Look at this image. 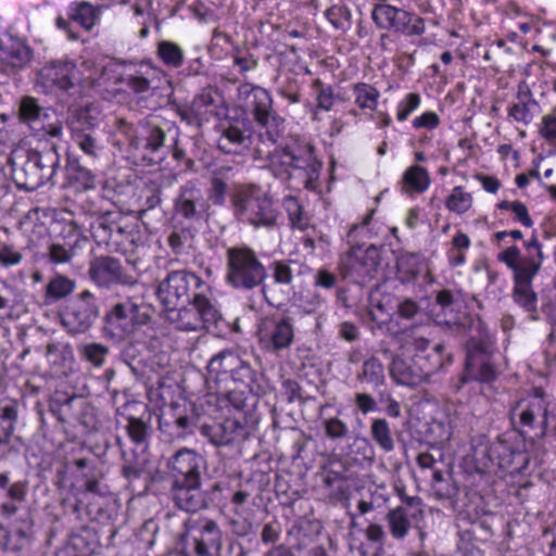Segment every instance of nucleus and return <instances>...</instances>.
I'll return each mask as SVG.
<instances>
[{"mask_svg":"<svg viewBox=\"0 0 556 556\" xmlns=\"http://www.w3.org/2000/svg\"><path fill=\"white\" fill-rule=\"evenodd\" d=\"M518 102L513 104L508 110V115L516 122L530 124L539 110V102L532 98L530 90L519 91L517 94Z\"/></svg>","mask_w":556,"mask_h":556,"instance_id":"44","label":"nucleus"},{"mask_svg":"<svg viewBox=\"0 0 556 556\" xmlns=\"http://www.w3.org/2000/svg\"><path fill=\"white\" fill-rule=\"evenodd\" d=\"M501 371L496 361L495 342L486 328L468 337L465 368L460 376L462 384L470 381L492 383Z\"/></svg>","mask_w":556,"mask_h":556,"instance_id":"5","label":"nucleus"},{"mask_svg":"<svg viewBox=\"0 0 556 556\" xmlns=\"http://www.w3.org/2000/svg\"><path fill=\"white\" fill-rule=\"evenodd\" d=\"M292 261H274L269 264L271 282H263L261 293L264 301L273 307H277L290 296L294 279Z\"/></svg>","mask_w":556,"mask_h":556,"instance_id":"23","label":"nucleus"},{"mask_svg":"<svg viewBox=\"0 0 556 556\" xmlns=\"http://www.w3.org/2000/svg\"><path fill=\"white\" fill-rule=\"evenodd\" d=\"M169 313L168 319L181 331H215L224 321L216 302L205 292L194 293L191 302Z\"/></svg>","mask_w":556,"mask_h":556,"instance_id":"11","label":"nucleus"},{"mask_svg":"<svg viewBox=\"0 0 556 556\" xmlns=\"http://www.w3.org/2000/svg\"><path fill=\"white\" fill-rule=\"evenodd\" d=\"M62 233L61 240H55L48 249L49 261L54 264L71 262L80 242V233L72 225L64 228Z\"/></svg>","mask_w":556,"mask_h":556,"instance_id":"36","label":"nucleus"},{"mask_svg":"<svg viewBox=\"0 0 556 556\" xmlns=\"http://www.w3.org/2000/svg\"><path fill=\"white\" fill-rule=\"evenodd\" d=\"M225 281L235 290L249 292L263 286L268 277L267 268L256 252L248 245H235L226 250Z\"/></svg>","mask_w":556,"mask_h":556,"instance_id":"6","label":"nucleus"},{"mask_svg":"<svg viewBox=\"0 0 556 556\" xmlns=\"http://www.w3.org/2000/svg\"><path fill=\"white\" fill-rule=\"evenodd\" d=\"M428 300V298H420L419 300L410 298V296H401L396 303V311L394 314L404 320H415L422 315L426 314L425 308L422 307V301Z\"/></svg>","mask_w":556,"mask_h":556,"instance_id":"52","label":"nucleus"},{"mask_svg":"<svg viewBox=\"0 0 556 556\" xmlns=\"http://www.w3.org/2000/svg\"><path fill=\"white\" fill-rule=\"evenodd\" d=\"M88 276L101 289L112 290L116 287H134L138 279L128 265L111 255H100L89 263Z\"/></svg>","mask_w":556,"mask_h":556,"instance_id":"19","label":"nucleus"},{"mask_svg":"<svg viewBox=\"0 0 556 556\" xmlns=\"http://www.w3.org/2000/svg\"><path fill=\"white\" fill-rule=\"evenodd\" d=\"M68 18L72 22L79 24L86 30H89L93 27L96 20L98 18V13L94 7L90 3L80 2L75 7L71 8Z\"/></svg>","mask_w":556,"mask_h":556,"instance_id":"57","label":"nucleus"},{"mask_svg":"<svg viewBox=\"0 0 556 556\" xmlns=\"http://www.w3.org/2000/svg\"><path fill=\"white\" fill-rule=\"evenodd\" d=\"M283 206L288 213L291 226L305 229L308 225V219L300 201L295 197L288 195L283 199Z\"/></svg>","mask_w":556,"mask_h":556,"instance_id":"62","label":"nucleus"},{"mask_svg":"<svg viewBox=\"0 0 556 556\" xmlns=\"http://www.w3.org/2000/svg\"><path fill=\"white\" fill-rule=\"evenodd\" d=\"M174 208L177 216L197 223L208 218L210 203L200 188L187 182L180 188Z\"/></svg>","mask_w":556,"mask_h":556,"instance_id":"25","label":"nucleus"},{"mask_svg":"<svg viewBox=\"0 0 556 556\" xmlns=\"http://www.w3.org/2000/svg\"><path fill=\"white\" fill-rule=\"evenodd\" d=\"M78 350L80 356L91 363L94 367L103 366L105 358L109 355V348L97 342L83 344Z\"/></svg>","mask_w":556,"mask_h":556,"instance_id":"63","label":"nucleus"},{"mask_svg":"<svg viewBox=\"0 0 556 556\" xmlns=\"http://www.w3.org/2000/svg\"><path fill=\"white\" fill-rule=\"evenodd\" d=\"M206 467H194L170 478L169 495L177 508L184 507L190 494L202 485V476Z\"/></svg>","mask_w":556,"mask_h":556,"instance_id":"32","label":"nucleus"},{"mask_svg":"<svg viewBox=\"0 0 556 556\" xmlns=\"http://www.w3.org/2000/svg\"><path fill=\"white\" fill-rule=\"evenodd\" d=\"M118 130L129 138L130 146L142 150L144 157L159 164L170 153L176 161L186 159V152L179 147V128L172 123L155 117L143 118L134 125L124 118L117 121Z\"/></svg>","mask_w":556,"mask_h":556,"instance_id":"1","label":"nucleus"},{"mask_svg":"<svg viewBox=\"0 0 556 556\" xmlns=\"http://www.w3.org/2000/svg\"><path fill=\"white\" fill-rule=\"evenodd\" d=\"M60 154L55 143H45L27 151L26 160L13 168V179L18 189L35 191L53 181L60 167Z\"/></svg>","mask_w":556,"mask_h":556,"instance_id":"9","label":"nucleus"},{"mask_svg":"<svg viewBox=\"0 0 556 556\" xmlns=\"http://www.w3.org/2000/svg\"><path fill=\"white\" fill-rule=\"evenodd\" d=\"M264 156L268 157L269 168L275 177L281 180L291 179V144L282 149H275L274 151H269L268 148H265L263 157Z\"/></svg>","mask_w":556,"mask_h":556,"instance_id":"43","label":"nucleus"},{"mask_svg":"<svg viewBox=\"0 0 556 556\" xmlns=\"http://www.w3.org/2000/svg\"><path fill=\"white\" fill-rule=\"evenodd\" d=\"M36 85L45 94L55 97L62 104L76 102L83 93L80 72L68 60L47 62L37 71Z\"/></svg>","mask_w":556,"mask_h":556,"instance_id":"7","label":"nucleus"},{"mask_svg":"<svg viewBox=\"0 0 556 556\" xmlns=\"http://www.w3.org/2000/svg\"><path fill=\"white\" fill-rule=\"evenodd\" d=\"M75 288V280L58 274L53 276L46 286L45 296L50 303L56 302L72 294Z\"/></svg>","mask_w":556,"mask_h":556,"instance_id":"51","label":"nucleus"},{"mask_svg":"<svg viewBox=\"0 0 556 556\" xmlns=\"http://www.w3.org/2000/svg\"><path fill=\"white\" fill-rule=\"evenodd\" d=\"M256 336L264 351L279 354L290 349L294 341L293 318L289 315H268L258 321Z\"/></svg>","mask_w":556,"mask_h":556,"instance_id":"20","label":"nucleus"},{"mask_svg":"<svg viewBox=\"0 0 556 556\" xmlns=\"http://www.w3.org/2000/svg\"><path fill=\"white\" fill-rule=\"evenodd\" d=\"M446 207L456 214H464L472 206L471 193L464 191L463 187H454L445 201Z\"/></svg>","mask_w":556,"mask_h":556,"instance_id":"59","label":"nucleus"},{"mask_svg":"<svg viewBox=\"0 0 556 556\" xmlns=\"http://www.w3.org/2000/svg\"><path fill=\"white\" fill-rule=\"evenodd\" d=\"M28 490V480L12 481L9 471L0 472V493L4 500L0 504V515L5 518L15 516L21 506L26 503Z\"/></svg>","mask_w":556,"mask_h":556,"instance_id":"29","label":"nucleus"},{"mask_svg":"<svg viewBox=\"0 0 556 556\" xmlns=\"http://www.w3.org/2000/svg\"><path fill=\"white\" fill-rule=\"evenodd\" d=\"M413 356L428 382L431 381V378L434 375L450 366L453 361L452 354L446 353L445 345L443 343L435 344L429 352L422 355Z\"/></svg>","mask_w":556,"mask_h":556,"instance_id":"37","label":"nucleus"},{"mask_svg":"<svg viewBox=\"0 0 556 556\" xmlns=\"http://www.w3.org/2000/svg\"><path fill=\"white\" fill-rule=\"evenodd\" d=\"M529 249L535 248V255L521 257L517 245H511L498 253L497 260L504 263L513 271V299L516 304L531 314L532 319H538V295L533 290L532 281L541 269L544 261L542 245L535 235L527 244Z\"/></svg>","mask_w":556,"mask_h":556,"instance_id":"2","label":"nucleus"},{"mask_svg":"<svg viewBox=\"0 0 556 556\" xmlns=\"http://www.w3.org/2000/svg\"><path fill=\"white\" fill-rule=\"evenodd\" d=\"M356 380L361 383H366L374 389L384 386L386 375L382 362L376 356H371L366 359L362 365L361 371L356 376Z\"/></svg>","mask_w":556,"mask_h":556,"instance_id":"46","label":"nucleus"},{"mask_svg":"<svg viewBox=\"0 0 556 556\" xmlns=\"http://www.w3.org/2000/svg\"><path fill=\"white\" fill-rule=\"evenodd\" d=\"M0 60L12 68H22L31 60V49L22 41H11L0 52Z\"/></svg>","mask_w":556,"mask_h":556,"instance_id":"45","label":"nucleus"},{"mask_svg":"<svg viewBox=\"0 0 556 556\" xmlns=\"http://www.w3.org/2000/svg\"><path fill=\"white\" fill-rule=\"evenodd\" d=\"M420 256L415 253L401 254L396 260V279L401 283L414 281L420 274Z\"/></svg>","mask_w":556,"mask_h":556,"instance_id":"48","label":"nucleus"},{"mask_svg":"<svg viewBox=\"0 0 556 556\" xmlns=\"http://www.w3.org/2000/svg\"><path fill=\"white\" fill-rule=\"evenodd\" d=\"M91 235L98 244L118 245L131 240V230L119 212H105L91 225Z\"/></svg>","mask_w":556,"mask_h":556,"instance_id":"24","label":"nucleus"},{"mask_svg":"<svg viewBox=\"0 0 556 556\" xmlns=\"http://www.w3.org/2000/svg\"><path fill=\"white\" fill-rule=\"evenodd\" d=\"M210 292L205 281L189 270H173L159 283L156 296L167 312L192 301L194 293Z\"/></svg>","mask_w":556,"mask_h":556,"instance_id":"14","label":"nucleus"},{"mask_svg":"<svg viewBox=\"0 0 556 556\" xmlns=\"http://www.w3.org/2000/svg\"><path fill=\"white\" fill-rule=\"evenodd\" d=\"M233 214L238 220L254 228H274L277 226L279 211L273 198L260 186L240 187L231 198Z\"/></svg>","mask_w":556,"mask_h":556,"instance_id":"8","label":"nucleus"},{"mask_svg":"<svg viewBox=\"0 0 556 556\" xmlns=\"http://www.w3.org/2000/svg\"><path fill=\"white\" fill-rule=\"evenodd\" d=\"M291 178L301 180L305 187L318 179L321 163L317 161L312 144H291Z\"/></svg>","mask_w":556,"mask_h":556,"instance_id":"27","label":"nucleus"},{"mask_svg":"<svg viewBox=\"0 0 556 556\" xmlns=\"http://www.w3.org/2000/svg\"><path fill=\"white\" fill-rule=\"evenodd\" d=\"M50 109L41 106L36 98L24 96L18 102L17 117L21 123L33 129H42L51 138H61L63 134L61 122L45 124L50 117Z\"/></svg>","mask_w":556,"mask_h":556,"instance_id":"26","label":"nucleus"},{"mask_svg":"<svg viewBox=\"0 0 556 556\" xmlns=\"http://www.w3.org/2000/svg\"><path fill=\"white\" fill-rule=\"evenodd\" d=\"M199 431L215 446H225L233 443L238 438L237 432L243 431L238 421L227 419L224 422H214L212 425L203 424Z\"/></svg>","mask_w":556,"mask_h":556,"instance_id":"38","label":"nucleus"},{"mask_svg":"<svg viewBox=\"0 0 556 556\" xmlns=\"http://www.w3.org/2000/svg\"><path fill=\"white\" fill-rule=\"evenodd\" d=\"M431 488L434 496L439 500H452L458 493V488L450 476L445 477L442 471L433 469Z\"/></svg>","mask_w":556,"mask_h":556,"instance_id":"55","label":"nucleus"},{"mask_svg":"<svg viewBox=\"0 0 556 556\" xmlns=\"http://www.w3.org/2000/svg\"><path fill=\"white\" fill-rule=\"evenodd\" d=\"M239 98L244 101L245 111L253 116L260 127L257 139L264 146H275L282 135L283 118L273 109L270 93L249 83L240 85Z\"/></svg>","mask_w":556,"mask_h":556,"instance_id":"4","label":"nucleus"},{"mask_svg":"<svg viewBox=\"0 0 556 556\" xmlns=\"http://www.w3.org/2000/svg\"><path fill=\"white\" fill-rule=\"evenodd\" d=\"M63 174L64 179L61 185L63 189L84 192L97 187V175L90 168L84 166L75 155H67Z\"/></svg>","mask_w":556,"mask_h":556,"instance_id":"31","label":"nucleus"},{"mask_svg":"<svg viewBox=\"0 0 556 556\" xmlns=\"http://www.w3.org/2000/svg\"><path fill=\"white\" fill-rule=\"evenodd\" d=\"M473 460L476 470L480 473H486L502 469L510 475L521 473L527 469L530 458L529 455L515 446V444L504 437L491 443H481L473 450Z\"/></svg>","mask_w":556,"mask_h":556,"instance_id":"10","label":"nucleus"},{"mask_svg":"<svg viewBox=\"0 0 556 556\" xmlns=\"http://www.w3.org/2000/svg\"><path fill=\"white\" fill-rule=\"evenodd\" d=\"M251 122L248 119L229 122L223 125L220 136L217 140V148L225 154L243 155L253 150L255 159H263L265 148L257 139V134L251 129Z\"/></svg>","mask_w":556,"mask_h":556,"instance_id":"17","label":"nucleus"},{"mask_svg":"<svg viewBox=\"0 0 556 556\" xmlns=\"http://www.w3.org/2000/svg\"><path fill=\"white\" fill-rule=\"evenodd\" d=\"M151 70L141 64L139 67L126 70L119 77V81L125 85L139 100L146 98L153 91L149 73Z\"/></svg>","mask_w":556,"mask_h":556,"instance_id":"40","label":"nucleus"},{"mask_svg":"<svg viewBox=\"0 0 556 556\" xmlns=\"http://www.w3.org/2000/svg\"><path fill=\"white\" fill-rule=\"evenodd\" d=\"M353 94L355 103L359 109H367L370 111L376 110L380 92L372 86L366 83H356L353 85Z\"/></svg>","mask_w":556,"mask_h":556,"instance_id":"53","label":"nucleus"},{"mask_svg":"<svg viewBox=\"0 0 556 556\" xmlns=\"http://www.w3.org/2000/svg\"><path fill=\"white\" fill-rule=\"evenodd\" d=\"M323 428L325 431V435L333 441L341 442L348 438L350 433V428L345 421L340 419L339 417H330L323 420Z\"/></svg>","mask_w":556,"mask_h":556,"instance_id":"64","label":"nucleus"},{"mask_svg":"<svg viewBox=\"0 0 556 556\" xmlns=\"http://www.w3.org/2000/svg\"><path fill=\"white\" fill-rule=\"evenodd\" d=\"M389 529L393 538L403 539L410 528L407 508L400 506L387 515Z\"/></svg>","mask_w":556,"mask_h":556,"instance_id":"54","label":"nucleus"},{"mask_svg":"<svg viewBox=\"0 0 556 556\" xmlns=\"http://www.w3.org/2000/svg\"><path fill=\"white\" fill-rule=\"evenodd\" d=\"M148 315L132 302L112 305L103 317L102 334L106 339L122 341L132 334L139 326L147 323Z\"/></svg>","mask_w":556,"mask_h":556,"instance_id":"18","label":"nucleus"},{"mask_svg":"<svg viewBox=\"0 0 556 556\" xmlns=\"http://www.w3.org/2000/svg\"><path fill=\"white\" fill-rule=\"evenodd\" d=\"M371 18L378 28L404 36H421L426 31L422 17L387 3L376 4Z\"/></svg>","mask_w":556,"mask_h":556,"instance_id":"21","label":"nucleus"},{"mask_svg":"<svg viewBox=\"0 0 556 556\" xmlns=\"http://www.w3.org/2000/svg\"><path fill=\"white\" fill-rule=\"evenodd\" d=\"M156 55L165 66L170 68H179L185 60V53L181 47L169 40H161L157 42Z\"/></svg>","mask_w":556,"mask_h":556,"instance_id":"50","label":"nucleus"},{"mask_svg":"<svg viewBox=\"0 0 556 556\" xmlns=\"http://www.w3.org/2000/svg\"><path fill=\"white\" fill-rule=\"evenodd\" d=\"M34 520L26 511L14 520L10 528L0 527V547L5 552H18L34 540Z\"/></svg>","mask_w":556,"mask_h":556,"instance_id":"28","label":"nucleus"},{"mask_svg":"<svg viewBox=\"0 0 556 556\" xmlns=\"http://www.w3.org/2000/svg\"><path fill=\"white\" fill-rule=\"evenodd\" d=\"M75 102H70L67 105L65 124L68 128L71 136L81 132L94 131L99 126L101 118V111L96 103H86L80 106L74 105Z\"/></svg>","mask_w":556,"mask_h":556,"instance_id":"30","label":"nucleus"},{"mask_svg":"<svg viewBox=\"0 0 556 556\" xmlns=\"http://www.w3.org/2000/svg\"><path fill=\"white\" fill-rule=\"evenodd\" d=\"M84 483L76 491L83 496V500L88 497H113L110 486L103 481V473L96 469H89L88 472L83 475Z\"/></svg>","mask_w":556,"mask_h":556,"instance_id":"41","label":"nucleus"},{"mask_svg":"<svg viewBox=\"0 0 556 556\" xmlns=\"http://www.w3.org/2000/svg\"><path fill=\"white\" fill-rule=\"evenodd\" d=\"M182 534V556H227L223 554L224 532L217 521L204 518Z\"/></svg>","mask_w":556,"mask_h":556,"instance_id":"15","label":"nucleus"},{"mask_svg":"<svg viewBox=\"0 0 556 556\" xmlns=\"http://www.w3.org/2000/svg\"><path fill=\"white\" fill-rule=\"evenodd\" d=\"M435 304L439 309L432 314L433 321L454 339L464 340L485 328L478 316L467 312L459 293L450 289L439 290L435 293Z\"/></svg>","mask_w":556,"mask_h":556,"instance_id":"3","label":"nucleus"},{"mask_svg":"<svg viewBox=\"0 0 556 556\" xmlns=\"http://www.w3.org/2000/svg\"><path fill=\"white\" fill-rule=\"evenodd\" d=\"M77 399L75 394L68 395L64 392L56 391L50 399V412L59 421L65 422L66 417L72 409V403Z\"/></svg>","mask_w":556,"mask_h":556,"instance_id":"60","label":"nucleus"},{"mask_svg":"<svg viewBox=\"0 0 556 556\" xmlns=\"http://www.w3.org/2000/svg\"><path fill=\"white\" fill-rule=\"evenodd\" d=\"M369 434L376 445L386 453L395 448L393 431L386 418H374L370 421Z\"/></svg>","mask_w":556,"mask_h":556,"instance_id":"47","label":"nucleus"},{"mask_svg":"<svg viewBox=\"0 0 556 556\" xmlns=\"http://www.w3.org/2000/svg\"><path fill=\"white\" fill-rule=\"evenodd\" d=\"M100 317L97 296L84 290L67 302L61 314V323L68 333L76 336L88 332Z\"/></svg>","mask_w":556,"mask_h":556,"instance_id":"16","label":"nucleus"},{"mask_svg":"<svg viewBox=\"0 0 556 556\" xmlns=\"http://www.w3.org/2000/svg\"><path fill=\"white\" fill-rule=\"evenodd\" d=\"M390 376L396 384L416 388L428 382L414 356L404 358L396 355L389 366Z\"/></svg>","mask_w":556,"mask_h":556,"instance_id":"34","label":"nucleus"},{"mask_svg":"<svg viewBox=\"0 0 556 556\" xmlns=\"http://www.w3.org/2000/svg\"><path fill=\"white\" fill-rule=\"evenodd\" d=\"M21 404L9 399L0 402V462L7 459L12 451L11 441L18 420Z\"/></svg>","mask_w":556,"mask_h":556,"instance_id":"33","label":"nucleus"},{"mask_svg":"<svg viewBox=\"0 0 556 556\" xmlns=\"http://www.w3.org/2000/svg\"><path fill=\"white\" fill-rule=\"evenodd\" d=\"M549 404L541 388H535L531 394L514 402L509 409L514 428L521 434L536 430V437L543 439L549 426Z\"/></svg>","mask_w":556,"mask_h":556,"instance_id":"13","label":"nucleus"},{"mask_svg":"<svg viewBox=\"0 0 556 556\" xmlns=\"http://www.w3.org/2000/svg\"><path fill=\"white\" fill-rule=\"evenodd\" d=\"M87 502L88 501L83 500V496L76 491L73 500L67 498L63 501L64 511L67 516L83 525L89 520L94 521L91 518V514H89V510L87 509Z\"/></svg>","mask_w":556,"mask_h":556,"instance_id":"58","label":"nucleus"},{"mask_svg":"<svg viewBox=\"0 0 556 556\" xmlns=\"http://www.w3.org/2000/svg\"><path fill=\"white\" fill-rule=\"evenodd\" d=\"M197 467H206L205 458L194 450L182 447L166 460L169 478Z\"/></svg>","mask_w":556,"mask_h":556,"instance_id":"39","label":"nucleus"},{"mask_svg":"<svg viewBox=\"0 0 556 556\" xmlns=\"http://www.w3.org/2000/svg\"><path fill=\"white\" fill-rule=\"evenodd\" d=\"M208 377L216 383L231 380L251 392H261L260 372L236 351L226 349L213 355L206 365Z\"/></svg>","mask_w":556,"mask_h":556,"instance_id":"12","label":"nucleus"},{"mask_svg":"<svg viewBox=\"0 0 556 556\" xmlns=\"http://www.w3.org/2000/svg\"><path fill=\"white\" fill-rule=\"evenodd\" d=\"M226 485L223 482H213L207 488L202 489V485L197 489L190 498L186 501L180 510L187 513H198L202 509H207L212 506L219 505L224 500V491Z\"/></svg>","mask_w":556,"mask_h":556,"instance_id":"35","label":"nucleus"},{"mask_svg":"<svg viewBox=\"0 0 556 556\" xmlns=\"http://www.w3.org/2000/svg\"><path fill=\"white\" fill-rule=\"evenodd\" d=\"M380 251L375 245L363 250L359 247L352 248L340 268L344 279L356 285H366L371 281L380 265Z\"/></svg>","mask_w":556,"mask_h":556,"instance_id":"22","label":"nucleus"},{"mask_svg":"<svg viewBox=\"0 0 556 556\" xmlns=\"http://www.w3.org/2000/svg\"><path fill=\"white\" fill-rule=\"evenodd\" d=\"M403 191L410 190L421 193L426 191L430 185V177L426 168L414 165L408 167L402 177Z\"/></svg>","mask_w":556,"mask_h":556,"instance_id":"49","label":"nucleus"},{"mask_svg":"<svg viewBox=\"0 0 556 556\" xmlns=\"http://www.w3.org/2000/svg\"><path fill=\"white\" fill-rule=\"evenodd\" d=\"M71 138L86 156L92 160L99 156L102 147L99 139L94 136V131L72 135Z\"/></svg>","mask_w":556,"mask_h":556,"instance_id":"61","label":"nucleus"},{"mask_svg":"<svg viewBox=\"0 0 556 556\" xmlns=\"http://www.w3.org/2000/svg\"><path fill=\"white\" fill-rule=\"evenodd\" d=\"M401 296H396L386 290L381 286H376L369 293V311L368 315L374 323L379 324L378 316L374 309L390 315L391 311H396V303Z\"/></svg>","mask_w":556,"mask_h":556,"instance_id":"42","label":"nucleus"},{"mask_svg":"<svg viewBox=\"0 0 556 556\" xmlns=\"http://www.w3.org/2000/svg\"><path fill=\"white\" fill-rule=\"evenodd\" d=\"M129 439L138 446H147L151 434V426L141 418L128 417L125 427Z\"/></svg>","mask_w":556,"mask_h":556,"instance_id":"56","label":"nucleus"}]
</instances>
